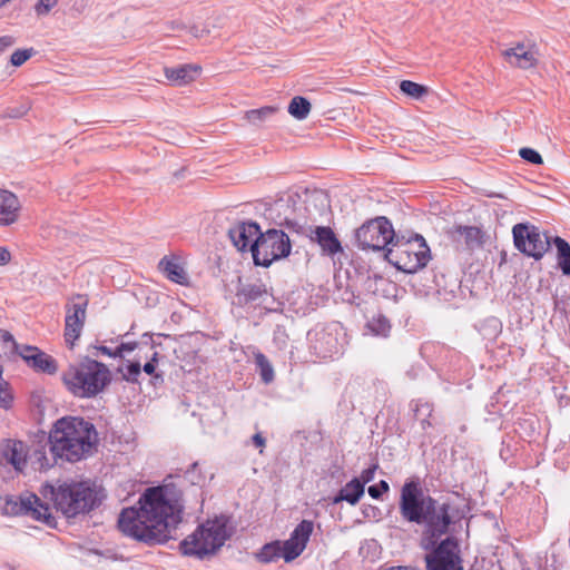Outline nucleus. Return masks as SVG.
Returning <instances> with one entry per match:
<instances>
[{"instance_id": "f3484780", "label": "nucleus", "mask_w": 570, "mask_h": 570, "mask_svg": "<svg viewBox=\"0 0 570 570\" xmlns=\"http://www.w3.org/2000/svg\"><path fill=\"white\" fill-rule=\"evenodd\" d=\"M308 237L312 242L318 244L324 255L334 256L337 253L343 252L341 242L331 227L316 226L314 228H309Z\"/></svg>"}, {"instance_id": "864d4df0", "label": "nucleus", "mask_w": 570, "mask_h": 570, "mask_svg": "<svg viewBox=\"0 0 570 570\" xmlns=\"http://www.w3.org/2000/svg\"><path fill=\"white\" fill-rule=\"evenodd\" d=\"M421 424L423 429L431 425V423L426 419H422Z\"/></svg>"}, {"instance_id": "9b49d317", "label": "nucleus", "mask_w": 570, "mask_h": 570, "mask_svg": "<svg viewBox=\"0 0 570 570\" xmlns=\"http://www.w3.org/2000/svg\"><path fill=\"white\" fill-rule=\"evenodd\" d=\"M6 513L26 514L33 520L43 522L50 528L57 524L48 504L43 503L39 497L33 493L20 495L19 499H8L4 505Z\"/></svg>"}, {"instance_id": "473e14b6", "label": "nucleus", "mask_w": 570, "mask_h": 570, "mask_svg": "<svg viewBox=\"0 0 570 570\" xmlns=\"http://www.w3.org/2000/svg\"><path fill=\"white\" fill-rule=\"evenodd\" d=\"M118 372L121 374L124 381L129 383H138L141 373V366L139 362H132L125 367H119Z\"/></svg>"}, {"instance_id": "b1692460", "label": "nucleus", "mask_w": 570, "mask_h": 570, "mask_svg": "<svg viewBox=\"0 0 570 570\" xmlns=\"http://www.w3.org/2000/svg\"><path fill=\"white\" fill-rule=\"evenodd\" d=\"M159 268L164 272L168 279L180 285L188 282L187 273L184 267L174 258L164 257L159 262Z\"/></svg>"}, {"instance_id": "c85d7f7f", "label": "nucleus", "mask_w": 570, "mask_h": 570, "mask_svg": "<svg viewBox=\"0 0 570 570\" xmlns=\"http://www.w3.org/2000/svg\"><path fill=\"white\" fill-rule=\"evenodd\" d=\"M57 458H48L45 445L37 446L30 454L31 464L37 470H47L53 465Z\"/></svg>"}, {"instance_id": "cd10ccee", "label": "nucleus", "mask_w": 570, "mask_h": 570, "mask_svg": "<svg viewBox=\"0 0 570 570\" xmlns=\"http://www.w3.org/2000/svg\"><path fill=\"white\" fill-rule=\"evenodd\" d=\"M259 562L269 563L278 560L282 557V547L278 541L266 543L256 554Z\"/></svg>"}, {"instance_id": "72a5a7b5", "label": "nucleus", "mask_w": 570, "mask_h": 570, "mask_svg": "<svg viewBox=\"0 0 570 570\" xmlns=\"http://www.w3.org/2000/svg\"><path fill=\"white\" fill-rule=\"evenodd\" d=\"M35 55V50L33 48H29V49H18L16 50L11 57H10V62L12 63V66L14 67H20L22 66L28 59H30L32 56Z\"/></svg>"}, {"instance_id": "aec40b11", "label": "nucleus", "mask_w": 570, "mask_h": 570, "mask_svg": "<svg viewBox=\"0 0 570 570\" xmlns=\"http://www.w3.org/2000/svg\"><path fill=\"white\" fill-rule=\"evenodd\" d=\"M21 205L18 197L0 188V226H9L18 220Z\"/></svg>"}, {"instance_id": "1a4fd4ad", "label": "nucleus", "mask_w": 570, "mask_h": 570, "mask_svg": "<svg viewBox=\"0 0 570 570\" xmlns=\"http://www.w3.org/2000/svg\"><path fill=\"white\" fill-rule=\"evenodd\" d=\"M394 239L393 226L384 216L370 219L355 230V242L361 249H387Z\"/></svg>"}, {"instance_id": "0eeeda50", "label": "nucleus", "mask_w": 570, "mask_h": 570, "mask_svg": "<svg viewBox=\"0 0 570 570\" xmlns=\"http://www.w3.org/2000/svg\"><path fill=\"white\" fill-rule=\"evenodd\" d=\"M385 258L399 271L413 274L428 265L430 248L421 235L409 240L394 239L386 249Z\"/></svg>"}, {"instance_id": "6ab92c4d", "label": "nucleus", "mask_w": 570, "mask_h": 570, "mask_svg": "<svg viewBox=\"0 0 570 570\" xmlns=\"http://www.w3.org/2000/svg\"><path fill=\"white\" fill-rule=\"evenodd\" d=\"M502 55L511 66L521 69L532 68L538 61L534 48L522 42L505 49Z\"/></svg>"}, {"instance_id": "09e8293b", "label": "nucleus", "mask_w": 570, "mask_h": 570, "mask_svg": "<svg viewBox=\"0 0 570 570\" xmlns=\"http://www.w3.org/2000/svg\"><path fill=\"white\" fill-rule=\"evenodd\" d=\"M98 350H99L102 354H105V355H107V356H110V357H119V355H118V353H117V348L112 351L111 348H109V347H107V346H104V345H102V346H99V347H98Z\"/></svg>"}, {"instance_id": "8fccbe9b", "label": "nucleus", "mask_w": 570, "mask_h": 570, "mask_svg": "<svg viewBox=\"0 0 570 570\" xmlns=\"http://www.w3.org/2000/svg\"><path fill=\"white\" fill-rule=\"evenodd\" d=\"M424 410L428 412V415H430V414H431V411H432V410L430 409V405H429V404H424V405H421L420 407L417 406V407L415 409V411H414V412H415V416H416V417H419V416H420V414H421Z\"/></svg>"}, {"instance_id": "603ef678", "label": "nucleus", "mask_w": 570, "mask_h": 570, "mask_svg": "<svg viewBox=\"0 0 570 570\" xmlns=\"http://www.w3.org/2000/svg\"><path fill=\"white\" fill-rule=\"evenodd\" d=\"M204 32H205V31H204V30H199V28H198V27H193V28L190 29V33H191L193 36H195V37H200V36H203V33H204Z\"/></svg>"}, {"instance_id": "3c124183", "label": "nucleus", "mask_w": 570, "mask_h": 570, "mask_svg": "<svg viewBox=\"0 0 570 570\" xmlns=\"http://www.w3.org/2000/svg\"><path fill=\"white\" fill-rule=\"evenodd\" d=\"M380 570H416L412 567H403V566H394L386 569H380Z\"/></svg>"}, {"instance_id": "423d86ee", "label": "nucleus", "mask_w": 570, "mask_h": 570, "mask_svg": "<svg viewBox=\"0 0 570 570\" xmlns=\"http://www.w3.org/2000/svg\"><path fill=\"white\" fill-rule=\"evenodd\" d=\"M229 538L227 520L224 517L207 520L179 544L184 556L205 559L219 550Z\"/></svg>"}, {"instance_id": "a19ab883", "label": "nucleus", "mask_w": 570, "mask_h": 570, "mask_svg": "<svg viewBox=\"0 0 570 570\" xmlns=\"http://www.w3.org/2000/svg\"><path fill=\"white\" fill-rule=\"evenodd\" d=\"M376 469L377 465L374 464L362 471L361 476L357 479L361 481V483H363V487H365L366 483L371 482L374 479Z\"/></svg>"}, {"instance_id": "37998d69", "label": "nucleus", "mask_w": 570, "mask_h": 570, "mask_svg": "<svg viewBox=\"0 0 570 570\" xmlns=\"http://www.w3.org/2000/svg\"><path fill=\"white\" fill-rule=\"evenodd\" d=\"M16 43V38L12 36H1L0 37V55L4 52L8 48L12 47Z\"/></svg>"}, {"instance_id": "39448f33", "label": "nucleus", "mask_w": 570, "mask_h": 570, "mask_svg": "<svg viewBox=\"0 0 570 570\" xmlns=\"http://www.w3.org/2000/svg\"><path fill=\"white\" fill-rule=\"evenodd\" d=\"M50 492L56 509L67 518L88 513L100 502L98 490L87 481L63 482L57 489L50 487Z\"/></svg>"}, {"instance_id": "f03ea898", "label": "nucleus", "mask_w": 570, "mask_h": 570, "mask_svg": "<svg viewBox=\"0 0 570 570\" xmlns=\"http://www.w3.org/2000/svg\"><path fill=\"white\" fill-rule=\"evenodd\" d=\"M181 504L168 485L148 488L138 507L122 509L118 528L127 537L147 544L165 543L181 521Z\"/></svg>"}, {"instance_id": "c03bdc74", "label": "nucleus", "mask_w": 570, "mask_h": 570, "mask_svg": "<svg viewBox=\"0 0 570 570\" xmlns=\"http://www.w3.org/2000/svg\"><path fill=\"white\" fill-rule=\"evenodd\" d=\"M137 346H138L137 342L121 343L117 347V353H118L119 357H121L124 352H132V351H135L137 348Z\"/></svg>"}, {"instance_id": "ea45409f", "label": "nucleus", "mask_w": 570, "mask_h": 570, "mask_svg": "<svg viewBox=\"0 0 570 570\" xmlns=\"http://www.w3.org/2000/svg\"><path fill=\"white\" fill-rule=\"evenodd\" d=\"M13 402V396L10 391V387L1 389L0 391V406L4 410L11 407Z\"/></svg>"}, {"instance_id": "f8f14e48", "label": "nucleus", "mask_w": 570, "mask_h": 570, "mask_svg": "<svg viewBox=\"0 0 570 570\" xmlns=\"http://www.w3.org/2000/svg\"><path fill=\"white\" fill-rule=\"evenodd\" d=\"M88 299L82 295L75 296L67 304L65 320V340L70 346L79 338L86 321Z\"/></svg>"}, {"instance_id": "c9c22d12", "label": "nucleus", "mask_w": 570, "mask_h": 570, "mask_svg": "<svg viewBox=\"0 0 570 570\" xmlns=\"http://www.w3.org/2000/svg\"><path fill=\"white\" fill-rule=\"evenodd\" d=\"M519 155L522 159H524L531 164H534V165H541L543 163L541 155L532 148H528V147L521 148L519 150Z\"/></svg>"}, {"instance_id": "58836bf2", "label": "nucleus", "mask_w": 570, "mask_h": 570, "mask_svg": "<svg viewBox=\"0 0 570 570\" xmlns=\"http://www.w3.org/2000/svg\"><path fill=\"white\" fill-rule=\"evenodd\" d=\"M57 0H39L35 7L38 16H46L57 4Z\"/></svg>"}, {"instance_id": "49530a36", "label": "nucleus", "mask_w": 570, "mask_h": 570, "mask_svg": "<svg viewBox=\"0 0 570 570\" xmlns=\"http://www.w3.org/2000/svg\"><path fill=\"white\" fill-rule=\"evenodd\" d=\"M11 259V255L9 250L3 247H0V266L7 265Z\"/></svg>"}, {"instance_id": "4468645a", "label": "nucleus", "mask_w": 570, "mask_h": 570, "mask_svg": "<svg viewBox=\"0 0 570 570\" xmlns=\"http://www.w3.org/2000/svg\"><path fill=\"white\" fill-rule=\"evenodd\" d=\"M2 459L10 464L14 471L23 472L28 463V446L20 440L7 439L1 443Z\"/></svg>"}, {"instance_id": "7c9ffc66", "label": "nucleus", "mask_w": 570, "mask_h": 570, "mask_svg": "<svg viewBox=\"0 0 570 570\" xmlns=\"http://www.w3.org/2000/svg\"><path fill=\"white\" fill-rule=\"evenodd\" d=\"M22 345L20 346L16 340L13 338L12 334L8 331L0 330V348L4 354L8 353H17L19 354V351L21 350Z\"/></svg>"}, {"instance_id": "4c0bfd02", "label": "nucleus", "mask_w": 570, "mask_h": 570, "mask_svg": "<svg viewBox=\"0 0 570 570\" xmlns=\"http://www.w3.org/2000/svg\"><path fill=\"white\" fill-rule=\"evenodd\" d=\"M389 483L384 480H381L379 484L370 485L367 492L371 495V498L380 499L383 493L389 491Z\"/></svg>"}, {"instance_id": "de8ad7c7", "label": "nucleus", "mask_w": 570, "mask_h": 570, "mask_svg": "<svg viewBox=\"0 0 570 570\" xmlns=\"http://www.w3.org/2000/svg\"><path fill=\"white\" fill-rule=\"evenodd\" d=\"M252 440H253L254 445L257 448H264L266 444V440L261 433L254 434Z\"/></svg>"}, {"instance_id": "c756f323", "label": "nucleus", "mask_w": 570, "mask_h": 570, "mask_svg": "<svg viewBox=\"0 0 570 570\" xmlns=\"http://www.w3.org/2000/svg\"><path fill=\"white\" fill-rule=\"evenodd\" d=\"M256 367L259 370L262 381L264 383H271L274 380V368L268 358L262 353L257 352L254 354Z\"/></svg>"}, {"instance_id": "f704fd0d", "label": "nucleus", "mask_w": 570, "mask_h": 570, "mask_svg": "<svg viewBox=\"0 0 570 570\" xmlns=\"http://www.w3.org/2000/svg\"><path fill=\"white\" fill-rule=\"evenodd\" d=\"M281 226L285 227L291 233H296L298 235H304V236H307V237H308L309 228H311V227H305L304 225L299 224L298 222L293 220V219H288V218H286L281 224Z\"/></svg>"}, {"instance_id": "79ce46f5", "label": "nucleus", "mask_w": 570, "mask_h": 570, "mask_svg": "<svg viewBox=\"0 0 570 570\" xmlns=\"http://www.w3.org/2000/svg\"><path fill=\"white\" fill-rule=\"evenodd\" d=\"M29 109H30V105L24 104V105H21L19 108L8 109L6 116L10 117V118H20V117L24 116Z\"/></svg>"}, {"instance_id": "4be33fe9", "label": "nucleus", "mask_w": 570, "mask_h": 570, "mask_svg": "<svg viewBox=\"0 0 570 570\" xmlns=\"http://www.w3.org/2000/svg\"><path fill=\"white\" fill-rule=\"evenodd\" d=\"M364 494L363 483L357 478L347 482L338 493L333 498V503L337 504L346 501L351 505H355Z\"/></svg>"}, {"instance_id": "5fc2aeb1", "label": "nucleus", "mask_w": 570, "mask_h": 570, "mask_svg": "<svg viewBox=\"0 0 570 570\" xmlns=\"http://www.w3.org/2000/svg\"><path fill=\"white\" fill-rule=\"evenodd\" d=\"M11 0H0V8L4 7L7 3H9Z\"/></svg>"}, {"instance_id": "393cba45", "label": "nucleus", "mask_w": 570, "mask_h": 570, "mask_svg": "<svg viewBox=\"0 0 570 570\" xmlns=\"http://www.w3.org/2000/svg\"><path fill=\"white\" fill-rule=\"evenodd\" d=\"M553 244L558 250V265L563 275H570V245L563 238L557 236Z\"/></svg>"}, {"instance_id": "a211bd4d", "label": "nucleus", "mask_w": 570, "mask_h": 570, "mask_svg": "<svg viewBox=\"0 0 570 570\" xmlns=\"http://www.w3.org/2000/svg\"><path fill=\"white\" fill-rule=\"evenodd\" d=\"M19 355L37 371L47 374L57 372L56 361L36 346L22 345Z\"/></svg>"}, {"instance_id": "f257e3e1", "label": "nucleus", "mask_w": 570, "mask_h": 570, "mask_svg": "<svg viewBox=\"0 0 570 570\" xmlns=\"http://www.w3.org/2000/svg\"><path fill=\"white\" fill-rule=\"evenodd\" d=\"M399 509L405 521L423 525L421 548L431 551L425 556L426 570H463L456 538L439 542L453 522L448 503L425 494L419 482L411 480L401 489Z\"/></svg>"}, {"instance_id": "5701e85b", "label": "nucleus", "mask_w": 570, "mask_h": 570, "mask_svg": "<svg viewBox=\"0 0 570 570\" xmlns=\"http://www.w3.org/2000/svg\"><path fill=\"white\" fill-rule=\"evenodd\" d=\"M199 70L200 68L196 65H183L175 68H165L164 72L170 82L177 86H183L193 81L194 73Z\"/></svg>"}, {"instance_id": "e433bc0d", "label": "nucleus", "mask_w": 570, "mask_h": 570, "mask_svg": "<svg viewBox=\"0 0 570 570\" xmlns=\"http://www.w3.org/2000/svg\"><path fill=\"white\" fill-rule=\"evenodd\" d=\"M370 327L376 334L385 336L390 330V323L385 317L380 316L377 320H373L370 323Z\"/></svg>"}, {"instance_id": "9d476101", "label": "nucleus", "mask_w": 570, "mask_h": 570, "mask_svg": "<svg viewBox=\"0 0 570 570\" xmlns=\"http://www.w3.org/2000/svg\"><path fill=\"white\" fill-rule=\"evenodd\" d=\"M515 248L522 254L540 259L550 248V240L540 229L528 223H519L512 228Z\"/></svg>"}, {"instance_id": "6e6552de", "label": "nucleus", "mask_w": 570, "mask_h": 570, "mask_svg": "<svg viewBox=\"0 0 570 570\" xmlns=\"http://www.w3.org/2000/svg\"><path fill=\"white\" fill-rule=\"evenodd\" d=\"M291 250L292 242L288 234L276 228H269L265 233L259 232V236L250 245L254 264L263 267L288 257Z\"/></svg>"}, {"instance_id": "2f4dec72", "label": "nucleus", "mask_w": 570, "mask_h": 570, "mask_svg": "<svg viewBox=\"0 0 570 570\" xmlns=\"http://www.w3.org/2000/svg\"><path fill=\"white\" fill-rule=\"evenodd\" d=\"M400 89L403 94L415 99L421 98L423 95L428 92V88L425 86H422L411 80H402L400 83Z\"/></svg>"}, {"instance_id": "20e7f679", "label": "nucleus", "mask_w": 570, "mask_h": 570, "mask_svg": "<svg viewBox=\"0 0 570 570\" xmlns=\"http://www.w3.org/2000/svg\"><path fill=\"white\" fill-rule=\"evenodd\" d=\"M68 391L81 399L95 397L111 381L109 368L101 362L86 357L78 364L70 365L62 374Z\"/></svg>"}, {"instance_id": "bb28decb", "label": "nucleus", "mask_w": 570, "mask_h": 570, "mask_svg": "<svg viewBox=\"0 0 570 570\" xmlns=\"http://www.w3.org/2000/svg\"><path fill=\"white\" fill-rule=\"evenodd\" d=\"M311 111V102L301 96L294 97L288 105V112L294 118L303 120L307 118Z\"/></svg>"}, {"instance_id": "a878e982", "label": "nucleus", "mask_w": 570, "mask_h": 570, "mask_svg": "<svg viewBox=\"0 0 570 570\" xmlns=\"http://www.w3.org/2000/svg\"><path fill=\"white\" fill-rule=\"evenodd\" d=\"M277 108L265 106L259 109H252L245 112V119L253 126L261 127L265 121L277 112Z\"/></svg>"}, {"instance_id": "dca6fc26", "label": "nucleus", "mask_w": 570, "mask_h": 570, "mask_svg": "<svg viewBox=\"0 0 570 570\" xmlns=\"http://www.w3.org/2000/svg\"><path fill=\"white\" fill-rule=\"evenodd\" d=\"M259 225L255 222H242L228 230V236L239 252H250V245L259 236Z\"/></svg>"}, {"instance_id": "2eb2a0df", "label": "nucleus", "mask_w": 570, "mask_h": 570, "mask_svg": "<svg viewBox=\"0 0 570 570\" xmlns=\"http://www.w3.org/2000/svg\"><path fill=\"white\" fill-rule=\"evenodd\" d=\"M450 235L456 247L465 250L480 248L484 243V234L482 229L476 226L459 225L450 232Z\"/></svg>"}, {"instance_id": "ddd939ff", "label": "nucleus", "mask_w": 570, "mask_h": 570, "mask_svg": "<svg viewBox=\"0 0 570 570\" xmlns=\"http://www.w3.org/2000/svg\"><path fill=\"white\" fill-rule=\"evenodd\" d=\"M314 524L309 520H303L292 532L289 539L284 541L282 547V557L286 562L296 559L306 548Z\"/></svg>"}, {"instance_id": "7ed1b4c3", "label": "nucleus", "mask_w": 570, "mask_h": 570, "mask_svg": "<svg viewBox=\"0 0 570 570\" xmlns=\"http://www.w3.org/2000/svg\"><path fill=\"white\" fill-rule=\"evenodd\" d=\"M97 440L92 423L81 417H61L49 434L50 452L53 458L78 462L91 453Z\"/></svg>"}, {"instance_id": "a18cd8bd", "label": "nucleus", "mask_w": 570, "mask_h": 570, "mask_svg": "<svg viewBox=\"0 0 570 570\" xmlns=\"http://www.w3.org/2000/svg\"><path fill=\"white\" fill-rule=\"evenodd\" d=\"M158 362V353L155 352L151 360L149 362H147L142 370L145 371V373H147L148 375H151L155 373V370H156V366L155 364Z\"/></svg>"}, {"instance_id": "412c9836", "label": "nucleus", "mask_w": 570, "mask_h": 570, "mask_svg": "<svg viewBox=\"0 0 570 570\" xmlns=\"http://www.w3.org/2000/svg\"><path fill=\"white\" fill-rule=\"evenodd\" d=\"M236 296L240 304H248L255 302L264 303L269 294L265 285L257 282L240 285Z\"/></svg>"}]
</instances>
